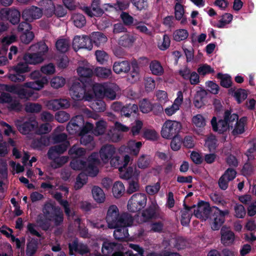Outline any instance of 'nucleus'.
<instances>
[{"label": "nucleus", "mask_w": 256, "mask_h": 256, "mask_svg": "<svg viewBox=\"0 0 256 256\" xmlns=\"http://www.w3.org/2000/svg\"><path fill=\"white\" fill-rule=\"evenodd\" d=\"M184 10L183 6L179 2H176L174 6V16L176 20L180 21L182 24L187 23V19L184 16Z\"/></svg>", "instance_id": "31"}, {"label": "nucleus", "mask_w": 256, "mask_h": 256, "mask_svg": "<svg viewBox=\"0 0 256 256\" xmlns=\"http://www.w3.org/2000/svg\"><path fill=\"white\" fill-rule=\"evenodd\" d=\"M79 79L73 80L70 88V94L72 99L76 100L84 99L91 101L94 98L93 87L94 84L88 81V84L80 82Z\"/></svg>", "instance_id": "4"}, {"label": "nucleus", "mask_w": 256, "mask_h": 256, "mask_svg": "<svg viewBox=\"0 0 256 256\" xmlns=\"http://www.w3.org/2000/svg\"><path fill=\"white\" fill-rule=\"evenodd\" d=\"M0 17L2 19L8 20L12 24H15L20 22V13L15 8H4L0 10Z\"/></svg>", "instance_id": "14"}, {"label": "nucleus", "mask_w": 256, "mask_h": 256, "mask_svg": "<svg viewBox=\"0 0 256 256\" xmlns=\"http://www.w3.org/2000/svg\"><path fill=\"white\" fill-rule=\"evenodd\" d=\"M72 19L74 25L77 28H82L86 24L85 17L80 14H74L72 16Z\"/></svg>", "instance_id": "41"}, {"label": "nucleus", "mask_w": 256, "mask_h": 256, "mask_svg": "<svg viewBox=\"0 0 256 256\" xmlns=\"http://www.w3.org/2000/svg\"><path fill=\"white\" fill-rule=\"evenodd\" d=\"M150 69L152 73L156 76H162L164 70L160 62L157 60H153L150 64Z\"/></svg>", "instance_id": "38"}, {"label": "nucleus", "mask_w": 256, "mask_h": 256, "mask_svg": "<svg viewBox=\"0 0 256 256\" xmlns=\"http://www.w3.org/2000/svg\"><path fill=\"white\" fill-rule=\"evenodd\" d=\"M56 46L58 51L65 52L68 50L70 42L66 39H60L56 41Z\"/></svg>", "instance_id": "44"}, {"label": "nucleus", "mask_w": 256, "mask_h": 256, "mask_svg": "<svg viewBox=\"0 0 256 256\" xmlns=\"http://www.w3.org/2000/svg\"><path fill=\"white\" fill-rule=\"evenodd\" d=\"M216 142L215 136L210 135L208 136L206 140L205 146L208 148L210 151L213 152L217 146Z\"/></svg>", "instance_id": "49"}, {"label": "nucleus", "mask_w": 256, "mask_h": 256, "mask_svg": "<svg viewBox=\"0 0 256 256\" xmlns=\"http://www.w3.org/2000/svg\"><path fill=\"white\" fill-rule=\"evenodd\" d=\"M40 71L42 74L46 75L52 74L56 72L55 66L52 63L45 64L41 67Z\"/></svg>", "instance_id": "61"}, {"label": "nucleus", "mask_w": 256, "mask_h": 256, "mask_svg": "<svg viewBox=\"0 0 256 256\" xmlns=\"http://www.w3.org/2000/svg\"><path fill=\"white\" fill-rule=\"evenodd\" d=\"M194 216L202 220H206L212 208H210L208 203L202 202H200L197 206H194Z\"/></svg>", "instance_id": "13"}, {"label": "nucleus", "mask_w": 256, "mask_h": 256, "mask_svg": "<svg viewBox=\"0 0 256 256\" xmlns=\"http://www.w3.org/2000/svg\"><path fill=\"white\" fill-rule=\"evenodd\" d=\"M106 220L110 228H115L114 236L116 239L122 240L128 236V226L133 222L132 216L127 213L120 214L118 206H110L107 210Z\"/></svg>", "instance_id": "1"}, {"label": "nucleus", "mask_w": 256, "mask_h": 256, "mask_svg": "<svg viewBox=\"0 0 256 256\" xmlns=\"http://www.w3.org/2000/svg\"><path fill=\"white\" fill-rule=\"evenodd\" d=\"M43 212L46 218L54 221L56 226L60 224L63 222V214L60 208L54 206L50 202L44 204Z\"/></svg>", "instance_id": "9"}, {"label": "nucleus", "mask_w": 256, "mask_h": 256, "mask_svg": "<svg viewBox=\"0 0 256 256\" xmlns=\"http://www.w3.org/2000/svg\"><path fill=\"white\" fill-rule=\"evenodd\" d=\"M184 100L183 94L182 91H178L176 94V98L173 104L166 108L164 112L166 116H170L176 114L180 108Z\"/></svg>", "instance_id": "19"}, {"label": "nucleus", "mask_w": 256, "mask_h": 256, "mask_svg": "<svg viewBox=\"0 0 256 256\" xmlns=\"http://www.w3.org/2000/svg\"><path fill=\"white\" fill-rule=\"evenodd\" d=\"M218 78L220 80L221 85L225 88H229L232 84L230 77L228 74H222L220 73L218 74Z\"/></svg>", "instance_id": "57"}, {"label": "nucleus", "mask_w": 256, "mask_h": 256, "mask_svg": "<svg viewBox=\"0 0 256 256\" xmlns=\"http://www.w3.org/2000/svg\"><path fill=\"white\" fill-rule=\"evenodd\" d=\"M130 160V157L128 154L125 155L123 158H121L119 156L116 154L110 158L109 162L111 166L119 169L120 168H126Z\"/></svg>", "instance_id": "25"}, {"label": "nucleus", "mask_w": 256, "mask_h": 256, "mask_svg": "<svg viewBox=\"0 0 256 256\" xmlns=\"http://www.w3.org/2000/svg\"><path fill=\"white\" fill-rule=\"evenodd\" d=\"M92 128L93 125L90 122H86L82 129L78 133V135L81 136V144L84 145L90 144L92 146V148L94 146V144L92 142L93 138L90 135L88 134V133L92 130Z\"/></svg>", "instance_id": "20"}, {"label": "nucleus", "mask_w": 256, "mask_h": 256, "mask_svg": "<svg viewBox=\"0 0 256 256\" xmlns=\"http://www.w3.org/2000/svg\"><path fill=\"white\" fill-rule=\"evenodd\" d=\"M34 51H38L37 53L27 54L24 56V60L26 63L36 64L42 62L44 60V56L48 51V47L44 42H38L30 46Z\"/></svg>", "instance_id": "6"}, {"label": "nucleus", "mask_w": 256, "mask_h": 256, "mask_svg": "<svg viewBox=\"0 0 256 256\" xmlns=\"http://www.w3.org/2000/svg\"><path fill=\"white\" fill-rule=\"evenodd\" d=\"M66 84V80L62 76H56L50 80L51 86L54 88L62 87Z\"/></svg>", "instance_id": "48"}, {"label": "nucleus", "mask_w": 256, "mask_h": 256, "mask_svg": "<svg viewBox=\"0 0 256 256\" xmlns=\"http://www.w3.org/2000/svg\"><path fill=\"white\" fill-rule=\"evenodd\" d=\"M48 82L46 77L43 76L40 80L34 82H29L23 85H4V89L6 91L14 93L18 95L22 99L36 100L38 98L37 93L30 90H26L24 88H30L33 90H40L42 89Z\"/></svg>", "instance_id": "2"}, {"label": "nucleus", "mask_w": 256, "mask_h": 256, "mask_svg": "<svg viewBox=\"0 0 256 256\" xmlns=\"http://www.w3.org/2000/svg\"><path fill=\"white\" fill-rule=\"evenodd\" d=\"M182 124L176 120H168L163 124L161 130L162 136L165 138H170L178 134L182 129Z\"/></svg>", "instance_id": "12"}, {"label": "nucleus", "mask_w": 256, "mask_h": 256, "mask_svg": "<svg viewBox=\"0 0 256 256\" xmlns=\"http://www.w3.org/2000/svg\"><path fill=\"white\" fill-rule=\"evenodd\" d=\"M234 216L238 218H243L246 214L244 207L240 204H236L234 207Z\"/></svg>", "instance_id": "47"}, {"label": "nucleus", "mask_w": 256, "mask_h": 256, "mask_svg": "<svg viewBox=\"0 0 256 256\" xmlns=\"http://www.w3.org/2000/svg\"><path fill=\"white\" fill-rule=\"evenodd\" d=\"M212 216L210 217L212 228L218 230L224 222L225 216L229 214L228 210H221L217 207H213L211 210Z\"/></svg>", "instance_id": "11"}, {"label": "nucleus", "mask_w": 256, "mask_h": 256, "mask_svg": "<svg viewBox=\"0 0 256 256\" xmlns=\"http://www.w3.org/2000/svg\"><path fill=\"white\" fill-rule=\"evenodd\" d=\"M192 124L194 128H202L206 125V119L202 114H197L192 117Z\"/></svg>", "instance_id": "36"}, {"label": "nucleus", "mask_w": 256, "mask_h": 256, "mask_svg": "<svg viewBox=\"0 0 256 256\" xmlns=\"http://www.w3.org/2000/svg\"><path fill=\"white\" fill-rule=\"evenodd\" d=\"M147 202L146 195L142 193L133 194L128 203V209L130 212H137L145 207Z\"/></svg>", "instance_id": "10"}, {"label": "nucleus", "mask_w": 256, "mask_h": 256, "mask_svg": "<svg viewBox=\"0 0 256 256\" xmlns=\"http://www.w3.org/2000/svg\"><path fill=\"white\" fill-rule=\"evenodd\" d=\"M38 126V122L34 118H31L23 124L18 125V128L20 132L24 134H28L34 128Z\"/></svg>", "instance_id": "28"}, {"label": "nucleus", "mask_w": 256, "mask_h": 256, "mask_svg": "<svg viewBox=\"0 0 256 256\" xmlns=\"http://www.w3.org/2000/svg\"><path fill=\"white\" fill-rule=\"evenodd\" d=\"M221 242L224 246H230L234 241V233L228 228L223 226L220 230Z\"/></svg>", "instance_id": "26"}, {"label": "nucleus", "mask_w": 256, "mask_h": 256, "mask_svg": "<svg viewBox=\"0 0 256 256\" xmlns=\"http://www.w3.org/2000/svg\"><path fill=\"white\" fill-rule=\"evenodd\" d=\"M56 9V6L52 0H48L47 2V6H46L44 10V14L47 17L52 16L54 14Z\"/></svg>", "instance_id": "63"}, {"label": "nucleus", "mask_w": 256, "mask_h": 256, "mask_svg": "<svg viewBox=\"0 0 256 256\" xmlns=\"http://www.w3.org/2000/svg\"><path fill=\"white\" fill-rule=\"evenodd\" d=\"M125 190V188L123 184L120 182H116L112 187L113 194L116 198L120 197Z\"/></svg>", "instance_id": "43"}, {"label": "nucleus", "mask_w": 256, "mask_h": 256, "mask_svg": "<svg viewBox=\"0 0 256 256\" xmlns=\"http://www.w3.org/2000/svg\"><path fill=\"white\" fill-rule=\"evenodd\" d=\"M86 152V150L79 145L73 146L68 150V154L74 159L84 156Z\"/></svg>", "instance_id": "37"}, {"label": "nucleus", "mask_w": 256, "mask_h": 256, "mask_svg": "<svg viewBox=\"0 0 256 256\" xmlns=\"http://www.w3.org/2000/svg\"><path fill=\"white\" fill-rule=\"evenodd\" d=\"M88 180L87 176L84 173H80L78 174L74 184L76 189H80L82 188L84 184L86 183Z\"/></svg>", "instance_id": "55"}, {"label": "nucleus", "mask_w": 256, "mask_h": 256, "mask_svg": "<svg viewBox=\"0 0 256 256\" xmlns=\"http://www.w3.org/2000/svg\"><path fill=\"white\" fill-rule=\"evenodd\" d=\"M66 140V135L63 133L56 134L54 137V142L60 144L52 147L49 150L48 155V158L52 160L51 166L54 168L62 166L68 160L69 158L68 156H58L65 152L70 145L69 142Z\"/></svg>", "instance_id": "3"}, {"label": "nucleus", "mask_w": 256, "mask_h": 256, "mask_svg": "<svg viewBox=\"0 0 256 256\" xmlns=\"http://www.w3.org/2000/svg\"><path fill=\"white\" fill-rule=\"evenodd\" d=\"M28 64L22 62H20L16 66H11L9 68L10 72L12 70L14 72H19V73H25L28 72L30 70V69L28 65Z\"/></svg>", "instance_id": "39"}, {"label": "nucleus", "mask_w": 256, "mask_h": 256, "mask_svg": "<svg viewBox=\"0 0 256 256\" xmlns=\"http://www.w3.org/2000/svg\"><path fill=\"white\" fill-rule=\"evenodd\" d=\"M100 164L98 154L94 152L88 157L87 162L82 160L74 159L70 166L74 170H84L89 176H95L98 172L97 166Z\"/></svg>", "instance_id": "5"}, {"label": "nucleus", "mask_w": 256, "mask_h": 256, "mask_svg": "<svg viewBox=\"0 0 256 256\" xmlns=\"http://www.w3.org/2000/svg\"><path fill=\"white\" fill-rule=\"evenodd\" d=\"M97 61L100 64H104L108 60V56L104 50H98L95 52Z\"/></svg>", "instance_id": "59"}, {"label": "nucleus", "mask_w": 256, "mask_h": 256, "mask_svg": "<svg viewBox=\"0 0 256 256\" xmlns=\"http://www.w3.org/2000/svg\"><path fill=\"white\" fill-rule=\"evenodd\" d=\"M95 73L98 76L106 78L110 76L112 72L110 68L98 67L96 68Z\"/></svg>", "instance_id": "50"}, {"label": "nucleus", "mask_w": 256, "mask_h": 256, "mask_svg": "<svg viewBox=\"0 0 256 256\" xmlns=\"http://www.w3.org/2000/svg\"><path fill=\"white\" fill-rule=\"evenodd\" d=\"M138 111V106L135 104H128L124 106L122 109V115L130 117L132 113L136 114Z\"/></svg>", "instance_id": "40"}, {"label": "nucleus", "mask_w": 256, "mask_h": 256, "mask_svg": "<svg viewBox=\"0 0 256 256\" xmlns=\"http://www.w3.org/2000/svg\"><path fill=\"white\" fill-rule=\"evenodd\" d=\"M211 124L213 130L220 134L230 129L229 120L225 118V114L224 120H220L218 122L216 117H213L211 120Z\"/></svg>", "instance_id": "22"}, {"label": "nucleus", "mask_w": 256, "mask_h": 256, "mask_svg": "<svg viewBox=\"0 0 256 256\" xmlns=\"http://www.w3.org/2000/svg\"><path fill=\"white\" fill-rule=\"evenodd\" d=\"M114 71L118 74L126 73L130 70V64L128 61L115 62L113 65Z\"/></svg>", "instance_id": "30"}, {"label": "nucleus", "mask_w": 256, "mask_h": 256, "mask_svg": "<svg viewBox=\"0 0 256 256\" xmlns=\"http://www.w3.org/2000/svg\"><path fill=\"white\" fill-rule=\"evenodd\" d=\"M143 137L148 140H156L158 138V134L154 130L146 129L144 131Z\"/></svg>", "instance_id": "53"}, {"label": "nucleus", "mask_w": 256, "mask_h": 256, "mask_svg": "<svg viewBox=\"0 0 256 256\" xmlns=\"http://www.w3.org/2000/svg\"><path fill=\"white\" fill-rule=\"evenodd\" d=\"M197 71L200 76H202L214 72V69L206 64H200L198 68Z\"/></svg>", "instance_id": "46"}, {"label": "nucleus", "mask_w": 256, "mask_h": 256, "mask_svg": "<svg viewBox=\"0 0 256 256\" xmlns=\"http://www.w3.org/2000/svg\"><path fill=\"white\" fill-rule=\"evenodd\" d=\"M116 246V245L114 242H105L102 245V252L104 255L106 256L112 252Z\"/></svg>", "instance_id": "62"}, {"label": "nucleus", "mask_w": 256, "mask_h": 256, "mask_svg": "<svg viewBox=\"0 0 256 256\" xmlns=\"http://www.w3.org/2000/svg\"><path fill=\"white\" fill-rule=\"evenodd\" d=\"M77 72L81 78V80H80L81 82L84 78L88 79L86 84H88V81L92 82L90 78L92 75L93 68L86 61H84L80 63L79 66L77 69Z\"/></svg>", "instance_id": "18"}, {"label": "nucleus", "mask_w": 256, "mask_h": 256, "mask_svg": "<svg viewBox=\"0 0 256 256\" xmlns=\"http://www.w3.org/2000/svg\"><path fill=\"white\" fill-rule=\"evenodd\" d=\"M225 118L229 120L230 128L232 129L234 135L240 134L244 132V126L246 122V118L242 117L238 120L236 114H232L229 110L225 112Z\"/></svg>", "instance_id": "8"}, {"label": "nucleus", "mask_w": 256, "mask_h": 256, "mask_svg": "<svg viewBox=\"0 0 256 256\" xmlns=\"http://www.w3.org/2000/svg\"><path fill=\"white\" fill-rule=\"evenodd\" d=\"M92 194L94 200L98 203L102 204L106 200V194L103 190L98 186H94L92 189Z\"/></svg>", "instance_id": "29"}, {"label": "nucleus", "mask_w": 256, "mask_h": 256, "mask_svg": "<svg viewBox=\"0 0 256 256\" xmlns=\"http://www.w3.org/2000/svg\"><path fill=\"white\" fill-rule=\"evenodd\" d=\"M142 145V143L141 142L130 140L127 142L126 147L131 154L137 156L140 152Z\"/></svg>", "instance_id": "34"}, {"label": "nucleus", "mask_w": 256, "mask_h": 256, "mask_svg": "<svg viewBox=\"0 0 256 256\" xmlns=\"http://www.w3.org/2000/svg\"><path fill=\"white\" fill-rule=\"evenodd\" d=\"M0 103L6 104L8 109L10 110H19L22 108V105L16 98H12L8 93L2 92L0 95Z\"/></svg>", "instance_id": "17"}, {"label": "nucleus", "mask_w": 256, "mask_h": 256, "mask_svg": "<svg viewBox=\"0 0 256 256\" xmlns=\"http://www.w3.org/2000/svg\"><path fill=\"white\" fill-rule=\"evenodd\" d=\"M130 181L128 186L127 189L128 193L131 194L134 192L138 191L140 188V184H138V178H134Z\"/></svg>", "instance_id": "56"}, {"label": "nucleus", "mask_w": 256, "mask_h": 256, "mask_svg": "<svg viewBox=\"0 0 256 256\" xmlns=\"http://www.w3.org/2000/svg\"><path fill=\"white\" fill-rule=\"evenodd\" d=\"M124 167L119 168L120 176L122 178L128 180L138 178L140 172L136 166H128L126 170H124Z\"/></svg>", "instance_id": "23"}, {"label": "nucleus", "mask_w": 256, "mask_h": 256, "mask_svg": "<svg viewBox=\"0 0 256 256\" xmlns=\"http://www.w3.org/2000/svg\"><path fill=\"white\" fill-rule=\"evenodd\" d=\"M90 40L96 45L100 46L106 43L108 40L107 37L100 32H93L90 35Z\"/></svg>", "instance_id": "32"}, {"label": "nucleus", "mask_w": 256, "mask_h": 256, "mask_svg": "<svg viewBox=\"0 0 256 256\" xmlns=\"http://www.w3.org/2000/svg\"><path fill=\"white\" fill-rule=\"evenodd\" d=\"M188 36V32L185 29H178L176 30L173 33L174 40L177 42L184 40Z\"/></svg>", "instance_id": "42"}, {"label": "nucleus", "mask_w": 256, "mask_h": 256, "mask_svg": "<svg viewBox=\"0 0 256 256\" xmlns=\"http://www.w3.org/2000/svg\"><path fill=\"white\" fill-rule=\"evenodd\" d=\"M84 124V120L82 116H77L74 118L67 126L68 132L72 134L78 132L80 127Z\"/></svg>", "instance_id": "24"}, {"label": "nucleus", "mask_w": 256, "mask_h": 256, "mask_svg": "<svg viewBox=\"0 0 256 256\" xmlns=\"http://www.w3.org/2000/svg\"><path fill=\"white\" fill-rule=\"evenodd\" d=\"M136 40V38L134 35L126 33L120 36L118 40V44L124 47L130 46Z\"/></svg>", "instance_id": "33"}, {"label": "nucleus", "mask_w": 256, "mask_h": 256, "mask_svg": "<svg viewBox=\"0 0 256 256\" xmlns=\"http://www.w3.org/2000/svg\"><path fill=\"white\" fill-rule=\"evenodd\" d=\"M54 198L56 199L60 204H61L64 208V212L68 216L70 214V209L69 208V204L66 200H62V195L59 192H56L54 195Z\"/></svg>", "instance_id": "54"}, {"label": "nucleus", "mask_w": 256, "mask_h": 256, "mask_svg": "<svg viewBox=\"0 0 256 256\" xmlns=\"http://www.w3.org/2000/svg\"><path fill=\"white\" fill-rule=\"evenodd\" d=\"M84 10L90 16H100L104 12L100 6V0H94L90 8L84 7Z\"/></svg>", "instance_id": "27"}, {"label": "nucleus", "mask_w": 256, "mask_h": 256, "mask_svg": "<svg viewBox=\"0 0 256 256\" xmlns=\"http://www.w3.org/2000/svg\"><path fill=\"white\" fill-rule=\"evenodd\" d=\"M43 12L42 8L36 6H32L23 11L22 16L26 21L31 22L40 18Z\"/></svg>", "instance_id": "15"}, {"label": "nucleus", "mask_w": 256, "mask_h": 256, "mask_svg": "<svg viewBox=\"0 0 256 256\" xmlns=\"http://www.w3.org/2000/svg\"><path fill=\"white\" fill-rule=\"evenodd\" d=\"M140 108L142 112L148 113L152 110V106L149 101L144 99L140 102Z\"/></svg>", "instance_id": "58"}, {"label": "nucleus", "mask_w": 256, "mask_h": 256, "mask_svg": "<svg viewBox=\"0 0 256 256\" xmlns=\"http://www.w3.org/2000/svg\"><path fill=\"white\" fill-rule=\"evenodd\" d=\"M192 212V208H186L182 211L181 222L182 225L186 226L190 222Z\"/></svg>", "instance_id": "45"}, {"label": "nucleus", "mask_w": 256, "mask_h": 256, "mask_svg": "<svg viewBox=\"0 0 256 256\" xmlns=\"http://www.w3.org/2000/svg\"><path fill=\"white\" fill-rule=\"evenodd\" d=\"M93 90L94 97L96 96L99 97L104 96L110 100L116 98L120 92L118 86L114 83L104 84H94Z\"/></svg>", "instance_id": "7"}, {"label": "nucleus", "mask_w": 256, "mask_h": 256, "mask_svg": "<svg viewBox=\"0 0 256 256\" xmlns=\"http://www.w3.org/2000/svg\"><path fill=\"white\" fill-rule=\"evenodd\" d=\"M72 46L76 51L80 48L91 50L92 48V44L90 40V38L88 36H76L73 40Z\"/></svg>", "instance_id": "16"}, {"label": "nucleus", "mask_w": 256, "mask_h": 256, "mask_svg": "<svg viewBox=\"0 0 256 256\" xmlns=\"http://www.w3.org/2000/svg\"><path fill=\"white\" fill-rule=\"evenodd\" d=\"M116 153V148L111 144L103 146L100 148L99 152L100 160L104 164H108L110 158H112Z\"/></svg>", "instance_id": "21"}, {"label": "nucleus", "mask_w": 256, "mask_h": 256, "mask_svg": "<svg viewBox=\"0 0 256 256\" xmlns=\"http://www.w3.org/2000/svg\"><path fill=\"white\" fill-rule=\"evenodd\" d=\"M152 160L150 156L147 154H142L138 158L136 162V166L140 169H146L150 164Z\"/></svg>", "instance_id": "35"}, {"label": "nucleus", "mask_w": 256, "mask_h": 256, "mask_svg": "<svg viewBox=\"0 0 256 256\" xmlns=\"http://www.w3.org/2000/svg\"><path fill=\"white\" fill-rule=\"evenodd\" d=\"M232 18L233 16L232 14L226 13L222 16L221 19L218 21L216 26L219 28L224 27L225 25L228 24L231 22L232 20Z\"/></svg>", "instance_id": "51"}, {"label": "nucleus", "mask_w": 256, "mask_h": 256, "mask_svg": "<svg viewBox=\"0 0 256 256\" xmlns=\"http://www.w3.org/2000/svg\"><path fill=\"white\" fill-rule=\"evenodd\" d=\"M143 123L140 120H136L132 124L130 128V132L133 136L138 135L142 127Z\"/></svg>", "instance_id": "52"}, {"label": "nucleus", "mask_w": 256, "mask_h": 256, "mask_svg": "<svg viewBox=\"0 0 256 256\" xmlns=\"http://www.w3.org/2000/svg\"><path fill=\"white\" fill-rule=\"evenodd\" d=\"M34 38V34L32 31L24 34H20V36L21 42L26 44H29L33 40Z\"/></svg>", "instance_id": "64"}, {"label": "nucleus", "mask_w": 256, "mask_h": 256, "mask_svg": "<svg viewBox=\"0 0 256 256\" xmlns=\"http://www.w3.org/2000/svg\"><path fill=\"white\" fill-rule=\"evenodd\" d=\"M170 43V40L169 36L167 34H164L162 39L160 40L158 42V47L160 50H164L168 48Z\"/></svg>", "instance_id": "60"}]
</instances>
